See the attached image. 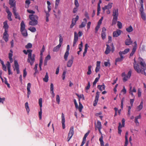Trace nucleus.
Returning a JSON list of instances; mask_svg holds the SVG:
<instances>
[{"mask_svg": "<svg viewBox=\"0 0 146 146\" xmlns=\"http://www.w3.org/2000/svg\"><path fill=\"white\" fill-rule=\"evenodd\" d=\"M129 51V48H127L125 49L123 51L121 52L120 51L119 52V55H120V57H121V58H123V56L122 55V54H125L126 53H127V52H128Z\"/></svg>", "mask_w": 146, "mask_h": 146, "instance_id": "obj_10", "label": "nucleus"}, {"mask_svg": "<svg viewBox=\"0 0 146 146\" xmlns=\"http://www.w3.org/2000/svg\"><path fill=\"white\" fill-rule=\"evenodd\" d=\"M131 70H130L127 73V76H127V78H130L131 76Z\"/></svg>", "mask_w": 146, "mask_h": 146, "instance_id": "obj_61", "label": "nucleus"}, {"mask_svg": "<svg viewBox=\"0 0 146 146\" xmlns=\"http://www.w3.org/2000/svg\"><path fill=\"white\" fill-rule=\"evenodd\" d=\"M43 80L44 82H48V76L47 72L46 73V75L44 78H43Z\"/></svg>", "mask_w": 146, "mask_h": 146, "instance_id": "obj_28", "label": "nucleus"}, {"mask_svg": "<svg viewBox=\"0 0 146 146\" xmlns=\"http://www.w3.org/2000/svg\"><path fill=\"white\" fill-rule=\"evenodd\" d=\"M28 29L32 32H34L36 31V29L35 27H30Z\"/></svg>", "mask_w": 146, "mask_h": 146, "instance_id": "obj_36", "label": "nucleus"}, {"mask_svg": "<svg viewBox=\"0 0 146 146\" xmlns=\"http://www.w3.org/2000/svg\"><path fill=\"white\" fill-rule=\"evenodd\" d=\"M112 3H110L107 5H106L104 7L102 8V9L104 11L106 9H110L112 7Z\"/></svg>", "mask_w": 146, "mask_h": 146, "instance_id": "obj_20", "label": "nucleus"}, {"mask_svg": "<svg viewBox=\"0 0 146 146\" xmlns=\"http://www.w3.org/2000/svg\"><path fill=\"white\" fill-rule=\"evenodd\" d=\"M103 137L101 136V146H108V144L106 143L105 146L104 145V142L102 140Z\"/></svg>", "mask_w": 146, "mask_h": 146, "instance_id": "obj_47", "label": "nucleus"}, {"mask_svg": "<svg viewBox=\"0 0 146 146\" xmlns=\"http://www.w3.org/2000/svg\"><path fill=\"white\" fill-rule=\"evenodd\" d=\"M28 58L27 59L28 62L31 65H32L35 61V55L34 54L32 55V50L31 49L28 50Z\"/></svg>", "mask_w": 146, "mask_h": 146, "instance_id": "obj_3", "label": "nucleus"}, {"mask_svg": "<svg viewBox=\"0 0 146 146\" xmlns=\"http://www.w3.org/2000/svg\"><path fill=\"white\" fill-rule=\"evenodd\" d=\"M10 52L9 54V59L10 62L12 63L13 61V59L12 58L13 52L12 50H10Z\"/></svg>", "mask_w": 146, "mask_h": 146, "instance_id": "obj_21", "label": "nucleus"}, {"mask_svg": "<svg viewBox=\"0 0 146 146\" xmlns=\"http://www.w3.org/2000/svg\"><path fill=\"white\" fill-rule=\"evenodd\" d=\"M38 104L40 106V108H42V99L41 98H40L38 100Z\"/></svg>", "mask_w": 146, "mask_h": 146, "instance_id": "obj_39", "label": "nucleus"}, {"mask_svg": "<svg viewBox=\"0 0 146 146\" xmlns=\"http://www.w3.org/2000/svg\"><path fill=\"white\" fill-rule=\"evenodd\" d=\"M13 67L14 70H16L17 74H19L20 73L19 65L17 60H15L14 61V66Z\"/></svg>", "mask_w": 146, "mask_h": 146, "instance_id": "obj_5", "label": "nucleus"}, {"mask_svg": "<svg viewBox=\"0 0 146 146\" xmlns=\"http://www.w3.org/2000/svg\"><path fill=\"white\" fill-rule=\"evenodd\" d=\"M74 37L73 40V46H75L78 40V35L76 32H74Z\"/></svg>", "mask_w": 146, "mask_h": 146, "instance_id": "obj_6", "label": "nucleus"}, {"mask_svg": "<svg viewBox=\"0 0 146 146\" xmlns=\"http://www.w3.org/2000/svg\"><path fill=\"white\" fill-rule=\"evenodd\" d=\"M13 7L14 8L13 9V11L14 15H17V13H16V8L15 6Z\"/></svg>", "mask_w": 146, "mask_h": 146, "instance_id": "obj_63", "label": "nucleus"}, {"mask_svg": "<svg viewBox=\"0 0 146 146\" xmlns=\"http://www.w3.org/2000/svg\"><path fill=\"white\" fill-rule=\"evenodd\" d=\"M100 0L99 1V3L98 4V12H97V15H98L100 14Z\"/></svg>", "mask_w": 146, "mask_h": 146, "instance_id": "obj_40", "label": "nucleus"}, {"mask_svg": "<svg viewBox=\"0 0 146 146\" xmlns=\"http://www.w3.org/2000/svg\"><path fill=\"white\" fill-rule=\"evenodd\" d=\"M90 131H89L86 134H85L84 137L83 138V140H84V141H86V138L87 137L88 135H89V133H90Z\"/></svg>", "mask_w": 146, "mask_h": 146, "instance_id": "obj_45", "label": "nucleus"}, {"mask_svg": "<svg viewBox=\"0 0 146 146\" xmlns=\"http://www.w3.org/2000/svg\"><path fill=\"white\" fill-rule=\"evenodd\" d=\"M92 68V66L91 65H90L88 67V71L87 72V74L88 75H90L91 74L92 71L91 70V69Z\"/></svg>", "mask_w": 146, "mask_h": 146, "instance_id": "obj_38", "label": "nucleus"}, {"mask_svg": "<svg viewBox=\"0 0 146 146\" xmlns=\"http://www.w3.org/2000/svg\"><path fill=\"white\" fill-rule=\"evenodd\" d=\"M100 61L97 62L96 67L95 69V72H98L99 71L100 69Z\"/></svg>", "mask_w": 146, "mask_h": 146, "instance_id": "obj_19", "label": "nucleus"}, {"mask_svg": "<svg viewBox=\"0 0 146 146\" xmlns=\"http://www.w3.org/2000/svg\"><path fill=\"white\" fill-rule=\"evenodd\" d=\"M8 35L7 33V31H5L3 33V38L6 42L8 40Z\"/></svg>", "mask_w": 146, "mask_h": 146, "instance_id": "obj_16", "label": "nucleus"}, {"mask_svg": "<svg viewBox=\"0 0 146 146\" xmlns=\"http://www.w3.org/2000/svg\"><path fill=\"white\" fill-rule=\"evenodd\" d=\"M141 17L144 20H145L146 19V17L145 14L144 13H141Z\"/></svg>", "mask_w": 146, "mask_h": 146, "instance_id": "obj_49", "label": "nucleus"}, {"mask_svg": "<svg viewBox=\"0 0 146 146\" xmlns=\"http://www.w3.org/2000/svg\"><path fill=\"white\" fill-rule=\"evenodd\" d=\"M133 42L131 41V39H127L125 41V44L126 45H129L132 43Z\"/></svg>", "mask_w": 146, "mask_h": 146, "instance_id": "obj_26", "label": "nucleus"}, {"mask_svg": "<svg viewBox=\"0 0 146 146\" xmlns=\"http://www.w3.org/2000/svg\"><path fill=\"white\" fill-rule=\"evenodd\" d=\"M83 47V44L82 42H81V43L79 45L78 48L80 50V51H82V47Z\"/></svg>", "mask_w": 146, "mask_h": 146, "instance_id": "obj_51", "label": "nucleus"}, {"mask_svg": "<svg viewBox=\"0 0 146 146\" xmlns=\"http://www.w3.org/2000/svg\"><path fill=\"white\" fill-rule=\"evenodd\" d=\"M121 31L120 30L117 29L116 31L113 32V37H117L119 36L121 34Z\"/></svg>", "mask_w": 146, "mask_h": 146, "instance_id": "obj_15", "label": "nucleus"}, {"mask_svg": "<svg viewBox=\"0 0 146 146\" xmlns=\"http://www.w3.org/2000/svg\"><path fill=\"white\" fill-rule=\"evenodd\" d=\"M1 64L2 66L3 69L5 71H7V68H6V66L4 64V62L2 61L1 60Z\"/></svg>", "mask_w": 146, "mask_h": 146, "instance_id": "obj_33", "label": "nucleus"}, {"mask_svg": "<svg viewBox=\"0 0 146 146\" xmlns=\"http://www.w3.org/2000/svg\"><path fill=\"white\" fill-rule=\"evenodd\" d=\"M100 19L98 23V25L96 27L95 29V33H97L100 28Z\"/></svg>", "mask_w": 146, "mask_h": 146, "instance_id": "obj_22", "label": "nucleus"}, {"mask_svg": "<svg viewBox=\"0 0 146 146\" xmlns=\"http://www.w3.org/2000/svg\"><path fill=\"white\" fill-rule=\"evenodd\" d=\"M106 46L107 48L105 52V53L106 54H108L109 53L110 51V47L108 44H107Z\"/></svg>", "mask_w": 146, "mask_h": 146, "instance_id": "obj_23", "label": "nucleus"}, {"mask_svg": "<svg viewBox=\"0 0 146 146\" xmlns=\"http://www.w3.org/2000/svg\"><path fill=\"white\" fill-rule=\"evenodd\" d=\"M60 0H56L55 1V6L57 7L59 4Z\"/></svg>", "mask_w": 146, "mask_h": 146, "instance_id": "obj_64", "label": "nucleus"}, {"mask_svg": "<svg viewBox=\"0 0 146 146\" xmlns=\"http://www.w3.org/2000/svg\"><path fill=\"white\" fill-rule=\"evenodd\" d=\"M51 58L50 56L49 55H47V56L46 57L45 60V62H47L48 60L50 59Z\"/></svg>", "mask_w": 146, "mask_h": 146, "instance_id": "obj_57", "label": "nucleus"}, {"mask_svg": "<svg viewBox=\"0 0 146 146\" xmlns=\"http://www.w3.org/2000/svg\"><path fill=\"white\" fill-rule=\"evenodd\" d=\"M143 102L142 101L140 105L137 107V109L138 111H139L143 108Z\"/></svg>", "mask_w": 146, "mask_h": 146, "instance_id": "obj_30", "label": "nucleus"}, {"mask_svg": "<svg viewBox=\"0 0 146 146\" xmlns=\"http://www.w3.org/2000/svg\"><path fill=\"white\" fill-rule=\"evenodd\" d=\"M32 44L29 43H28L26 46H25V48H26L28 49V48H31L32 47Z\"/></svg>", "mask_w": 146, "mask_h": 146, "instance_id": "obj_48", "label": "nucleus"}, {"mask_svg": "<svg viewBox=\"0 0 146 146\" xmlns=\"http://www.w3.org/2000/svg\"><path fill=\"white\" fill-rule=\"evenodd\" d=\"M31 87V84L30 83H28L27 84V92H31V91L30 90V89Z\"/></svg>", "mask_w": 146, "mask_h": 146, "instance_id": "obj_29", "label": "nucleus"}, {"mask_svg": "<svg viewBox=\"0 0 146 146\" xmlns=\"http://www.w3.org/2000/svg\"><path fill=\"white\" fill-rule=\"evenodd\" d=\"M6 12L8 14L7 18L10 21H11L12 19L11 17L12 15L8 7H6Z\"/></svg>", "mask_w": 146, "mask_h": 146, "instance_id": "obj_9", "label": "nucleus"}, {"mask_svg": "<svg viewBox=\"0 0 146 146\" xmlns=\"http://www.w3.org/2000/svg\"><path fill=\"white\" fill-rule=\"evenodd\" d=\"M117 25L118 27V28L119 29H121L122 27V24L119 21H117Z\"/></svg>", "mask_w": 146, "mask_h": 146, "instance_id": "obj_52", "label": "nucleus"}, {"mask_svg": "<svg viewBox=\"0 0 146 146\" xmlns=\"http://www.w3.org/2000/svg\"><path fill=\"white\" fill-rule=\"evenodd\" d=\"M42 108H40V111L39 112L38 115L39 116V119L40 120L42 119Z\"/></svg>", "mask_w": 146, "mask_h": 146, "instance_id": "obj_37", "label": "nucleus"}, {"mask_svg": "<svg viewBox=\"0 0 146 146\" xmlns=\"http://www.w3.org/2000/svg\"><path fill=\"white\" fill-rule=\"evenodd\" d=\"M113 17H117L118 16V9H114L113 11Z\"/></svg>", "mask_w": 146, "mask_h": 146, "instance_id": "obj_14", "label": "nucleus"}, {"mask_svg": "<svg viewBox=\"0 0 146 146\" xmlns=\"http://www.w3.org/2000/svg\"><path fill=\"white\" fill-rule=\"evenodd\" d=\"M50 90L51 91H53L54 90V86L52 83H51L50 85Z\"/></svg>", "mask_w": 146, "mask_h": 146, "instance_id": "obj_60", "label": "nucleus"}, {"mask_svg": "<svg viewBox=\"0 0 146 146\" xmlns=\"http://www.w3.org/2000/svg\"><path fill=\"white\" fill-rule=\"evenodd\" d=\"M3 28L5 29V31H7L9 28V25L7 24V21H4L3 23Z\"/></svg>", "mask_w": 146, "mask_h": 146, "instance_id": "obj_17", "label": "nucleus"}, {"mask_svg": "<svg viewBox=\"0 0 146 146\" xmlns=\"http://www.w3.org/2000/svg\"><path fill=\"white\" fill-rule=\"evenodd\" d=\"M74 134V128L72 127H70L68 135V137L72 138Z\"/></svg>", "mask_w": 146, "mask_h": 146, "instance_id": "obj_12", "label": "nucleus"}, {"mask_svg": "<svg viewBox=\"0 0 146 146\" xmlns=\"http://www.w3.org/2000/svg\"><path fill=\"white\" fill-rule=\"evenodd\" d=\"M15 0H9V3L12 7H14L15 5Z\"/></svg>", "mask_w": 146, "mask_h": 146, "instance_id": "obj_27", "label": "nucleus"}, {"mask_svg": "<svg viewBox=\"0 0 146 146\" xmlns=\"http://www.w3.org/2000/svg\"><path fill=\"white\" fill-rule=\"evenodd\" d=\"M30 3V0H26L25 1V7L26 8H28Z\"/></svg>", "mask_w": 146, "mask_h": 146, "instance_id": "obj_44", "label": "nucleus"}, {"mask_svg": "<svg viewBox=\"0 0 146 146\" xmlns=\"http://www.w3.org/2000/svg\"><path fill=\"white\" fill-rule=\"evenodd\" d=\"M143 2H140V3L141 5V7L140 9V11L141 12V13H143Z\"/></svg>", "mask_w": 146, "mask_h": 146, "instance_id": "obj_46", "label": "nucleus"}, {"mask_svg": "<svg viewBox=\"0 0 146 146\" xmlns=\"http://www.w3.org/2000/svg\"><path fill=\"white\" fill-rule=\"evenodd\" d=\"M95 129L96 130H98L99 132H100V122L98 121L96 123H95Z\"/></svg>", "mask_w": 146, "mask_h": 146, "instance_id": "obj_11", "label": "nucleus"}, {"mask_svg": "<svg viewBox=\"0 0 146 146\" xmlns=\"http://www.w3.org/2000/svg\"><path fill=\"white\" fill-rule=\"evenodd\" d=\"M126 30L129 33H130L133 31L132 27L131 26H130L129 27L126 29Z\"/></svg>", "mask_w": 146, "mask_h": 146, "instance_id": "obj_35", "label": "nucleus"}, {"mask_svg": "<svg viewBox=\"0 0 146 146\" xmlns=\"http://www.w3.org/2000/svg\"><path fill=\"white\" fill-rule=\"evenodd\" d=\"M29 17L31 20L29 22V25L31 26H35L38 23V17L36 15L31 14L29 15Z\"/></svg>", "mask_w": 146, "mask_h": 146, "instance_id": "obj_2", "label": "nucleus"}, {"mask_svg": "<svg viewBox=\"0 0 146 146\" xmlns=\"http://www.w3.org/2000/svg\"><path fill=\"white\" fill-rule=\"evenodd\" d=\"M25 107L28 113H29L30 111V109L29 106V104L27 102L25 103Z\"/></svg>", "mask_w": 146, "mask_h": 146, "instance_id": "obj_24", "label": "nucleus"}, {"mask_svg": "<svg viewBox=\"0 0 146 146\" xmlns=\"http://www.w3.org/2000/svg\"><path fill=\"white\" fill-rule=\"evenodd\" d=\"M73 58L69 59L67 63V66L68 67H71L73 63Z\"/></svg>", "mask_w": 146, "mask_h": 146, "instance_id": "obj_18", "label": "nucleus"}, {"mask_svg": "<svg viewBox=\"0 0 146 146\" xmlns=\"http://www.w3.org/2000/svg\"><path fill=\"white\" fill-rule=\"evenodd\" d=\"M25 25L23 21H22L21 24V31L26 30Z\"/></svg>", "mask_w": 146, "mask_h": 146, "instance_id": "obj_25", "label": "nucleus"}, {"mask_svg": "<svg viewBox=\"0 0 146 146\" xmlns=\"http://www.w3.org/2000/svg\"><path fill=\"white\" fill-rule=\"evenodd\" d=\"M76 95L80 99H82L83 100H84L85 98L84 95L82 94L79 95L76 94Z\"/></svg>", "mask_w": 146, "mask_h": 146, "instance_id": "obj_41", "label": "nucleus"}, {"mask_svg": "<svg viewBox=\"0 0 146 146\" xmlns=\"http://www.w3.org/2000/svg\"><path fill=\"white\" fill-rule=\"evenodd\" d=\"M74 102L76 108L78 109L80 112H81L83 108V107L81 102H79V106H78V104L76 99H74Z\"/></svg>", "mask_w": 146, "mask_h": 146, "instance_id": "obj_4", "label": "nucleus"}, {"mask_svg": "<svg viewBox=\"0 0 146 146\" xmlns=\"http://www.w3.org/2000/svg\"><path fill=\"white\" fill-rule=\"evenodd\" d=\"M86 22H82L81 25H80L79 27L80 28H83L84 27L86 24Z\"/></svg>", "mask_w": 146, "mask_h": 146, "instance_id": "obj_58", "label": "nucleus"}, {"mask_svg": "<svg viewBox=\"0 0 146 146\" xmlns=\"http://www.w3.org/2000/svg\"><path fill=\"white\" fill-rule=\"evenodd\" d=\"M23 77L25 78L27 75V72L26 71V68L25 69L23 70Z\"/></svg>", "mask_w": 146, "mask_h": 146, "instance_id": "obj_55", "label": "nucleus"}, {"mask_svg": "<svg viewBox=\"0 0 146 146\" xmlns=\"http://www.w3.org/2000/svg\"><path fill=\"white\" fill-rule=\"evenodd\" d=\"M61 46L60 45V44L58 45L56 47L54 48L53 49V51L56 52L58 51L59 50V49L60 47Z\"/></svg>", "mask_w": 146, "mask_h": 146, "instance_id": "obj_32", "label": "nucleus"}, {"mask_svg": "<svg viewBox=\"0 0 146 146\" xmlns=\"http://www.w3.org/2000/svg\"><path fill=\"white\" fill-rule=\"evenodd\" d=\"M60 97L58 95H57L56 96V101L57 104H60Z\"/></svg>", "mask_w": 146, "mask_h": 146, "instance_id": "obj_43", "label": "nucleus"}, {"mask_svg": "<svg viewBox=\"0 0 146 146\" xmlns=\"http://www.w3.org/2000/svg\"><path fill=\"white\" fill-rule=\"evenodd\" d=\"M27 11L29 13L33 14H35V12L33 10H30L28 9V10H27Z\"/></svg>", "mask_w": 146, "mask_h": 146, "instance_id": "obj_62", "label": "nucleus"}, {"mask_svg": "<svg viewBox=\"0 0 146 146\" xmlns=\"http://www.w3.org/2000/svg\"><path fill=\"white\" fill-rule=\"evenodd\" d=\"M134 44H135V45L134 46V47L133 48L132 52L130 54V57L132 56H133V55L134 54V53L135 52L137 48V44H136V41H135L134 42Z\"/></svg>", "mask_w": 146, "mask_h": 146, "instance_id": "obj_13", "label": "nucleus"}, {"mask_svg": "<svg viewBox=\"0 0 146 146\" xmlns=\"http://www.w3.org/2000/svg\"><path fill=\"white\" fill-rule=\"evenodd\" d=\"M5 78V80H4V83H5V84H6L7 85V87L8 88H9L10 87V85L9 83H8L7 81V79L6 78Z\"/></svg>", "mask_w": 146, "mask_h": 146, "instance_id": "obj_54", "label": "nucleus"}, {"mask_svg": "<svg viewBox=\"0 0 146 146\" xmlns=\"http://www.w3.org/2000/svg\"><path fill=\"white\" fill-rule=\"evenodd\" d=\"M69 54V52H66L64 56V59L65 60H67L68 59V56Z\"/></svg>", "mask_w": 146, "mask_h": 146, "instance_id": "obj_42", "label": "nucleus"}, {"mask_svg": "<svg viewBox=\"0 0 146 146\" xmlns=\"http://www.w3.org/2000/svg\"><path fill=\"white\" fill-rule=\"evenodd\" d=\"M99 96H100V92H97L96 93V97H95V100L94 102L93 105L94 106H96L97 104V103L98 102V99L99 97Z\"/></svg>", "mask_w": 146, "mask_h": 146, "instance_id": "obj_7", "label": "nucleus"}, {"mask_svg": "<svg viewBox=\"0 0 146 146\" xmlns=\"http://www.w3.org/2000/svg\"><path fill=\"white\" fill-rule=\"evenodd\" d=\"M117 19V17H113V18L112 20V25H115L116 24Z\"/></svg>", "mask_w": 146, "mask_h": 146, "instance_id": "obj_34", "label": "nucleus"}, {"mask_svg": "<svg viewBox=\"0 0 146 146\" xmlns=\"http://www.w3.org/2000/svg\"><path fill=\"white\" fill-rule=\"evenodd\" d=\"M62 41H63V39L62 38V37L61 36H60L59 37V44H60V45L61 46V45L62 44Z\"/></svg>", "mask_w": 146, "mask_h": 146, "instance_id": "obj_59", "label": "nucleus"}, {"mask_svg": "<svg viewBox=\"0 0 146 146\" xmlns=\"http://www.w3.org/2000/svg\"><path fill=\"white\" fill-rule=\"evenodd\" d=\"M78 7L75 6L73 10V13H75L78 10Z\"/></svg>", "mask_w": 146, "mask_h": 146, "instance_id": "obj_53", "label": "nucleus"}, {"mask_svg": "<svg viewBox=\"0 0 146 146\" xmlns=\"http://www.w3.org/2000/svg\"><path fill=\"white\" fill-rule=\"evenodd\" d=\"M134 62L133 63L134 68V69L138 73H141L143 74L145 76H146V73L145 71L146 69L144 62L141 61L140 64H138L136 63L135 59H134Z\"/></svg>", "mask_w": 146, "mask_h": 146, "instance_id": "obj_1", "label": "nucleus"}, {"mask_svg": "<svg viewBox=\"0 0 146 146\" xmlns=\"http://www.w3.org/2000/svg\"><path fill=\"white\" fill-rule=\"evenodd\" d=\"M74 4L76 7H79V4L78 3V0H74Z\"/></svg>", "mask_w": 146, "mask_h": 146, "instance_id": "obj_50", "label": "nucleus"}, {"mask_svg": "<svg viewBox=\"0 0 146 146\" xmlns=\"http://www.w3.org/2000/svg\"><path fill=\"white\" fill-rule=\"evenodd\" d=\"M65 119L64 115L63 113H62L61 115V123L62 125V127L63 129H64L65 128Z\"/></svg>", "mask_w": 146, "mask_h": 146, "instance_id": "obj_8", "label": "nucleus"}, {"mask_svg": "<svg viewBox=\"0 0 146 146\" xmlns=\"http://www.w3.org/2000/svg\"><path fill=\"white\" fill-rule=\"evenodd\" d=\"M99 79V77L96 78L95 79L94 82L93 83V86H94V85H95L96 84L97 82H98Z\"/></svg>", "mask_w": 146, "mask_h": 146, "instance_id": "obj_56", "label": "nucleus"}, {"mask_svg": "<svg viewBox=\"0 0 146 146\" xmlns=\"http://www.w3.org/2000/svg\"><path fill=\"white\" fill-rule=\"evenodd\" d=\"M23 36H26L27 35V33L26 30L21 31Z\"/></svg>", "mask_w": 146, "mask_h": 146, "instance_id": "obj_31", "label": "nucleus"}]
</instances>
